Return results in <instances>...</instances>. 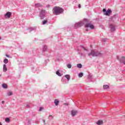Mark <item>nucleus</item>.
<instances>
[{
  "mask_svg": "<svg viewBox=\"0 0 125 125\" xmlns=\"http://www.w3.org/2000/svg\"><path fill=\"white\" fill-rule=\"evenodd\" d=\"M89 22V21L88 19H84L83 21H81L75 23V27L76 29H78V28H80V27H82L85 24V28H90V29L93 30V29H94V25L91 24V23H88Z\"/></svg>",
  "mask_w": 125,
  "mask_h": 125,
  "instance_id": "f257e3e1",
  "label": "nucleus"
},
{
  "mask_svg": "<svg viewBox=\"0 0 125 125\" xmlns=\"http://www.w3.org/2000/svg\"><path fill=\"white\" fill-rule=\"evenodd\" d=\"M64 12V9L59 6H55L53 9V13L54 15H59Z\"/></svg>",
  "mask_w": 125,
  "mask_h": 125,
  "instance_id": "f03ea898",
  "label": "nucleus"
},
{
  "mask_svg": "<svg viewBox=\"0 0 125 125\" xmlns=\"http://www.w3.org/2000/svg\"><path fill=\"white\" fill-rule=\"evenodd\" d=\"M88 56H92V57H97L98 56H102V53L95 51L94 50H91V52L88 54Z\"/></svg>",
  "mask_w": 125,
  "mask_h": 125,
  "instance_id": "7ed1b4c3",
  "label": "nucleus"
},
{
  "mask_svg": "<svg viewBox=\"0 0 125 125\" xmlns=\"http://www.w3.org/2000/svg\"><path fill=\"white\" fill-rule=\"evenodd\" d=\"M46 15V11L44 10H41L39 13V16L41 18V19L43 20L45 18V15Z\"/></svg>",
  "mask_w": 125,
  "mask_h": 125,
  "instance_id": "20e7f679",
  "label": "nucleus"
},
{
  "mask_svg": "<svg viewBox=\"0 0 125 125\" xmlns=\"http://www.w3.org/2000/svg\"><path fill=\"white\" fill-rule=\"evenodd\" d=\"M117 59L118 60H120V63L122 64H124V65H125V57H122V58L120 59L119 58V56L117 57Z\"/></svg>",
  "mask_w": 125,
  "mask_h": 125,
  "instance_id": "39448f33",
  "label": "nucleus"
},
{
  "mask_svg": "<svg viewBox=\"0 0 125 125\" xmlns=\"http://www.w3.org/2000/svg\"><path fill=\"white\" fill-rule=\"evenodd\" d=\"M111 13H112V10L108 9V10H107L106 12L104 13V15H106V16H110Z\"/></svg>",
  "mask_w": 125,
  "mask_h": 125,
  "instance_id": "423d86ee",
  "label": "nucleus"
},
{
  "mask_svg": "<svg viewBox=\"0 0 125 125\" xmlns=\"http://www.w3.org/2000/svg\"><path fill=\"white\" fill-rule=\"evenodd\" d=\"M109 28H110L111 32H115L116 31V27L113 24H110Z\"/></svg>",
  "mask_w": 125,
  "mask_h": 125,
  "instance_id": "0eeeda50",
  "label": "nucleus"
},
{
  "mask_svg": "<svg viewBox=\"0 0 125 125\" xmlns=\"http://www.w3.org/2000/svg\"><path fill=\"white\" fill-rule=\"evenodd\" d=\"M5 18H10L11 17V12H7L4 15Z\"/></svg>",
  "mask_w": 125,
  "mask_h": 125,
  "instance_id": "6e6552de",
  "label": "nucleus"
},
{
  "mask_svg": "<svg viewBox=\"0 0 125 125\" xmlns=\"http://www.w3.org/2000/svg\"><path fill=\"white\" fill-rule=\"evenodd\" d=\"M77 114H78V111L74 110H72L71 111V116H72V117H75V115H77Z\"/></svg>",
  "mask_w": 125,
  "mask_h": 125,
  "instance_id": "1a4fd4ad",
  "label": "nucleus"
},
{
  "mask_svg": "<svg viewBox=\"0 0 125 125\" xmlns=\"http://www.w3.org/2000/svg\"><path fill=\"white\" fill-rule=\"evenodd\" d=\"M117 18H118V15H115L111 17L110 18V19H111V21H114L116 20V19Z\"/></svg>",
  "mask_w": 125,
  "mask_h": 125,
  "instance_id": "9d476101",
  "label": "nucleus"
},
{
  "mask_svg": "<svg viewBox=\"0 0 125 125\" xmlns=\"http://www.w3.org/2000/svg\"><path fill=\"white\" fill-rule=\"evenodd\" d=\"M59 99H55L54 101V104L56 106H58L59 105Z\"/></svg>",
  "mask_w": 125,
  "mask_h": 125,
  "instance_id": "9b49d317",
  "label": "nucleus"
},
{
  "mask_svg": "<svg viewBox=\"0 0 125 125\" xmlns=\"http://www.w3.org/2000/svg\"><path fill=\"white\" fill-rule=\"evenodd\" d=\"M37 29V27H29L28 28V30H29V32L31 33L32 31H34V30H36Z\"/></svg>",
  "mask_w": 125,
  "mask_h": 125,
  "instance_id": "f8f14e48",
  "label": "nucleus"
},
{
  "mask_svg": "<svg viewBox=\"0 0 125 125\" xmlns=\"http://www.w3.org/2000/svg\"><path fill=\"white\" fill-rule=\"evenodd\" d=\"M103 88L104 89H109V88H110V86L108 85H104Z\"/></svg>",
  "mask_w": 125,
  "mask_h": 125,
  "instance_id": "ddd939ff",
  "label": "nucleus"
},
{
  "mask_svg": "<svg viewBox=\"0 0 125 125\" xmlns=\"http://www.w3.org/2000/svg\"><path fill=\"white\" fill-rule=\"evenodd\" d=\"M97 125H103V121L101 120H99L98 122L96 123Z\"/></svg>",
  "mask_w": 125,
  "mask_h": 125,
  "instance_id": "4468645a",
  "label": "nucleus"
},
{
  "mask_svg": "<svg viewBox=\"0 0 125 125\" xmlns=\"http://www.w3.org/2000/svg\"><path fill=\"white\" fill-rule=\"evenodd\" d=\"M3 72H6L7 71V67H6V64L3 65Z\"/></svg>",
  "mask_w": 125,
  "mask_h": 125,
  "instance_id": "2eb2a0df",
  "label": "nucleus"
},
{
  "mask_svg": "<svg viewBox=\"0 0 125 125\" xmlns=\"http://www.w3.org/2000/svg\"><path fill=\"white\" fill-rule=\"evenodd\" d=\"M35 6H36V7H42V5L41 3L35 4Z\"/></svg>",
  "mask_w": 125,
  "mask_h": 125,
  "instance_id": "dca6fc26",
  "label": "nucleus"
},
{
  "mask_svg": "<svg viewBox=\"0 0 125 125\" xmlns=\"http://www.w3.org/2000/svg\"><path fill=\"white\" fill-rule=\"evenodd\" d=\"M47 49V46L44 45L42 49V51L44 52L45 51H46V50Z\"/></svg>",
  "mask_w": 125,
  "mask_h": 125,
  "instance_id": "f3484780",
  "label": "nucleus"
},
{
  "mask_svg": "<svg viewBox=\"0 0 125 125\" xmlns=\"http://www.w3.org/2000/svg\"><path fill=\"white\" fill-rule=\"evenodd\" d=\"M56 75L59 76V77H61V76H62V75H61V73H60V72L59 71V70H57L56 71Z\"/></svg>",
  "mask_w": 125,
  "mask_h": 125,
  "instance_id": "a211bd4d",
  "label": "nucleus"
},
{
  "mask_svg": "<svg viewBox=\"0 0 125 125\" xmlns=\"http://www.w3.org/2000/svg\"><path fill=\"white\" fill-rule=\"evenodd\" d=\"M65 78H66L67 81H70V76L68 74H66L64 76Z\"/></svg>",
  "mask_w": 125,
  "mask_h": 125,
  "instance_id": "6ab92c4d",
  "label": "nucleus"
},
{
  "mask_svg": "<svg viewBox=\"0 0 125 125\" xmlns=\"http://www.w3.org/2000/svg\"><path fill=\"white\" fill-rule=\"evenodd\" d=\"M77 66L78 68H79V69H81V68H82V67H83V65H82V64H81V63L77 64Z\"/></svg>",
  "mask_w": 125,
  "mask_h": 125,
  "instance_id": "aec40b11",
  "label": "nucleus"
},
{
  "mask_svg": "<svg viewBox=\"0 0 125 125\" xmlns=\"http://www.w3.org/2000/svg\"><path fill=\"white\" fill-rule=\"evenodd\" d=\"M83 73H80L79 74V75H78V77H79V78H82L83 77Z\"/></svg>",
  "mask_w": 125,
  "mask_h": 125,
  "instance_id": "412c9836",
  "label": "nucleus"
},
{
  "mask_svg": "<svg viewBox=\"0 0 125 125\" xmlns=\"http://www.w3.org/2000/svg\"><path fill=\"white\" fill-rule=\"evenodd\" d=\"M2 86L3 88H6L7 87V84H6L5 83H3L2 84Z\"/></svg>",
  "mask_w": 125,
  "mask_h": 125,
  "instance_id": "4be33fe9",
  "label": "nucleus"
},
{
  "mask_svg": "<svg viewBox=\"0 0 125 125\" xmlns=\"http://www.w3.org/2000/svg\"><path fill=\"white\" fill-rule=\"evenodd\" d=\"M47 22V20L43 21H42V25H45V24H46Z\"/></svg>",
  "mask_w": 125,
  "mask_h": 125,
  "instance_id": "5701e85b",
  "label": "nucleus"
},
{
  "mask_svg": "<svg viewBox=\"0 0 125 125\" xmlns=\"http://www.w3.org/2000/svg\"><path fill=\"white\" fill-rule=\"evenodd\" d=\"M80 47H81V48H83V50H85V51H88V50H87L86 48H85V47H84L83 46H80Z\"/></svg>",
  "mask_w": 125,
  "mask_h": 125,
  "instance_id": "b1692460",
  "label": "nucleus"
},
{
  "mask_svg": "<svg viewBox=\"0 0 125 125\" xmlns=\"http://www.w3.org/2000/svg\"><path fill=\"white\" fill-rule=\"evenodd\" d=\"M5 121L6 123H9V122H10V119L9 118H6Z\"/></svg>",
  "mask_w": 125,
  "mask_h": 125,
  "instance_id": "393cba45",
  "label": "nucleus"
},
{
  "mask_svg": "<svg viewBox=\"0 0 125 125\" xmlns=\"http://www.w3.org/2000/svg\"><path fill=\"white\" fill-rule=\"evenodd\" d=\"M3 62L5 64H7V63H8V60L7 59H5L4 60Z\"/></svg>",
  "mask_w": 125,
  "mask_h": 125,
  "instance_id": "a878e982",
  "label": "nucleus"
},
{
  "mask_svg": "<svg viewBox=\"0 0 125 125\" xmlns=\"http://www.w3.org/2000/svg\"><path fill=\"white\" fill-rule=\"evenodd\" d=\"M92 78V76L91 75L89 74L88 75L87 79H88L89 80H91Z\"/></svg>",
  "mask_w": 125,
  "mask_h": 125,
  "instance_id": "bb28decb",
  "label": "nucleus"
},
{
  "mask_svg": "<svg viewBox=\"0 0 125 125\" xmlns=\"http://www.w3.org/2000/svg\"><path fill=\"white\" fill-rule=\"evenodd\" d=\"M7 95L8 96H11V95H12V92H9L7 93Z\"/></svg>",
  "mask_w": 125,
  "mask_h": 125,
  "instance_id": "cd10ccee",
  "label": "nucleus"
},
{
  "mask_svg": "<svg viewBox=\"0 0 125 125\" xmlns=\"http://www.w3.org/2000/svg\"><path fill=\"white\" fill-rule=\"evenodd\" d=\"M67 68H68V69H71V68H72V65H71V64H67Z\"/></svg>",
  "mask_w": 125,
  "mask_h": 125,
  "instance_id": "c85d7f7f",
  "label": "nucleus"
},
{
  "mask_svg": "<svg viewBox=\"0 0 125 125\" xmlns=\"http://www.w3.org/2000/svg\"><path fill=\"white\" fill-rule=\"evenodd\" d=\"M42 110H43V107H40L39 109V112H41V111H42Z\"/></svg>",
  "mask_w": 125,
  "mask_h": 125,
  "instance_id": "c756f323",
  "label": "nucleus"
},
{
  "mask_svg": "<svg viewBox=\"0 0 125 125\" xmlns=\"http://www.w3.org/2000/svg\"><path fill=\"white\" fill-rule=\"evenodd\" d=\"M106 41H107L106 38H104V39H102V42H106Z\"/></svg>",
  "mask_w": 125,
  "mask_h": 125,
  "instance_id": "7c9ffc66",
  "label": "nucleus"
},
{
  "mask_svg": "<svg viewBox=\"0 0 125 125\" xmlns=\"http://www.w3.org/2000/svg\"><path fill=\"white\" fill-rule=\"evenodd\" d=\"M103 11L105 14V13H106L107 11H106V9L104 8V9H103Z\"/></svg>",
  "mask_w": 125,
  "mask_h": 125,
  "instance_id": "2f4dec72",
  "label": "nucleus"
},
{
  "mask_svg": "<svg viewBox=\"0 0 125 125\" xmlns=\"http://www.w3.org/2000/svg\"><path fill=\"white\" fill-rule=\"evenodd\" d=\"M64 105H65V106H68V105H69V104L66 103H65L64 104Z\"/></svg>",
  "mask_w": 125,
  "mask_h": 125,
  "instance_id": "473e14b6",
  "label": "nucleus"
},
{
  "mask_svg": "<svg viewBox=\"0 0 125 125\" xmlns=\"http://www.w3.org/2000/svg\"><path fill=\"white\" fill-rule=\"evenodd\" d=\"M78 7H79V8H81L82 7V6L81 5V4H79L78 5Z\"/></svg>",
  "mask_w": 125,
  "mask_h": 125,
  "instance_id": "72a5a7b5",
  "label": "nucleus"
},
{
  "mask_svg": "<svg viewBox=\"0 0 125 125\" xmlns=\"http://www.w3.org/2000/svg\"><path fill=\"white\" fill-rule=\"evenodd\" d=\"M49 118H50V117L52 118V119H53V117L52 116V115H49Z\"/></svg>",
  "mask_w": 125,
  "mask_h": 125,
  "instance_id": "f704fd0d",
  "label": "nucleus"
},
{
  "mask_svg": "<svg viewBox=\"0 0 125 125\" xmlns=\"http://www.w3.org/2000/svg\"><path fill=\"white\" fill-rule=\"evenodd\" d=\"M43 123H44V125H45V120H43Z\"/></svg>",
  "mask_w": 125,
  "mask_h": 125,
  "instance_id": "c9c22d12",
  "label": "nucleus"
},
{
  "mask_svg": "<svg viewBox=\"0 0 125 125\" xmlns=\"http://www.w3.org/2000/svg\"><path fill=\"white\" fill-rule=\"evenodd\" d=\"M1 103H2V104H3L4 103V101H2L1 102Z\"/></svg>",
  "mask_w": 125,
  "mask_h": 125,
  "instance_id": "e433bc0d",
  "label": "nucleus"
},
{
  "mask_svg": "<svg viewBox=\"0 0 125 125\" xmlns=\"http://www.w3.org/2000/svg\"><path fill=\"white\" fill-rule=\"evenodd\" d=\"M6 57H9V56L8 55H6Z\"/></svg>",
  "mask_w": 125,
  "mask_h": 125,
  "instance_id": "4c0bfd02",
  "label": "nucleus"
},
{
  "mask_svg": "<svg viewBox=\"0 0 125 125\" xmlns=\"http://www.w3.org/2000/svg\"><path fill=\"white\" fill-rule=\"evenodd\" d=\"M26 106L27 107V108H29V104H27Z\"/></svg>",
  "mask_w": 125,
  "mask_h": 125,
  "instance_id": "58836bf2",
  "label": "nucleus"
},
{
  "mask_svg": "<svg viewBox=\"0 0 125 125\" xmlns=\"http://www.w3.org/2000/svg\"><path fill=\"white\" fill-rule=\"evenodd\" d=\"M86 32H88V30L87 29H86Z\"/></svg>",
  "mask_w": 125,
  "mask_h": 125,
  "instance_id": "ea45409f",
  "label": "nucleus"
},
{
  "mask_svg": "<svg viewBox=\"0 0 125 125\" xmlns=\"http://www.w3.org/2000/svg\"><path fill=\"white\" fill-rule=\"evenodd\" d=\"M0 125H2V124H1V123L0 122Z\"/></svg>",
  "mask_w": 125,
  "mask_h": 125,
  "instance_id": "a19ab883",
  "label": "nucleus"
},
{
  "mask_svg": "<svg viewBox=\"0 0 125 125\" xmlns=\"http://www.w3.org/2000/svg\"><path fill=\"white\" fill-rule=\"evenodd\" d=\"M0 77H1V74H0Z\"/></svg>",
  "mask_w": 125,
  "mask_h": 125,
  "instance_id": "79ce46f5",
  "label": "nucleus"
},
{
  "mask_svg": "<svg viewBox=\"0 0 125 125\" xmlns=\"http://www.w3.org/2000/svg\"><path fill=\"white\" fill-rule=\"evenodd\" d=\"M81 56H83V54H81Z\"/></svg>",
  "mask_w": 125,
  "mask_h": 125,
  "instance_id": "37998d69",
  "label": "nucleus"
},
{
  "mask_svg": "<svg viewBox=\"0 0 125 125\" xmlns=\"http://www.w3.org/2000/svg\"><path fill=\"white\" fill-rule=\"evenodd\" d=\"M1 38H0V40H1Z\"/></svg>",
  "mask_w": 125,
  "mask_h": 125,
  "instance_id": "c03bdc74",
  "label": "nucleus"
}]
</instances>
